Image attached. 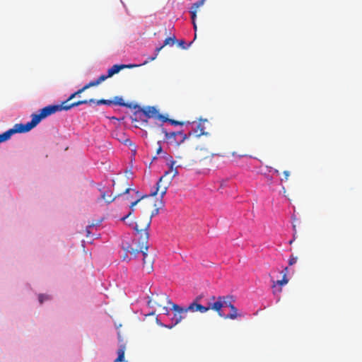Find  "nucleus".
<instances>
[{"label": "nucleus", "instance_id": "obj_6", "mask_svg": "<svg viewBox=\"0 0 362 362\" xmlns=\"http://www.w3.org/2000/svg\"><path fill=\"white\" fill-rule=\"evenodd\" d=\"M31 121L27 122L26 124H16L13 126L12 129H10L7 130V134L9 136V139L11 136L16 134V133H23V132H28L30 131L33 128L36 127L40 122L37 120V119L35 117V115L33 114L31 115Z\"/></svg>", "mask_w": 362, "mask_h": 362}, {"label": "nucleus", "instance_id": "obj_32", "mask_svg": "<svg viewBox=\"0 0 362 362\" xmlns=\"http://www.w3.org/2000/svg\"><path fill=\"white\" fill-rule=\"evenodd\" d=\"M203 298H204V295H202V294L199 295L195 298V299L194 300V301L192 303H200L202 302V300Z\"/></svg>", "mask_w": 362, "mask_h": 362}, {"label": "nucleus", "instance_id": "obj_28", "mask_svg": "<svg viewBox=\"0 0 362 362\" xmlns=\"http://www.w3.org/2000/svg\"><path fill=\"white\" fill-rule=\"evenodd\" d=\"M297 260H298V257H295L293 255H291L289 258V260H288V264L289 266H292L294 264H296L297 262Z\"/></svg>", "mask_w": 362, "mask_h": 362}, {"label": "nucleus", "instance_id": "obj_3", "mask_svg": "<svg viewBox=\"0 0 362 362\" xmlns=\"http://www.w3.org/2000/svg\"><path fill=\"white\" fill-rule=\"evenodd\" d=\"M170 158L172 159V156H170ZM175 164V161L170 160L169 170L166 171L163 176L160 177L156 183V189L151 193V196H156L160 188H162L160 191L161 197H163L166 194L170 182L175 176L178 175L177 167L174 168Z\"/></svg>", "mask_w": 362, "mask_h": 362}, {"label": "nucleus", "instance_id": "obj_17", "mask_svg": "<svg viewBox=\"0 0 362 362\" xmlns=\"http://www.w3.org/2000/svg\"><path fill=\"white\" fill-rule=\"evenodd\" d=\"M287 272H288V267H286L283 271L284 274H283L282 279L278 280L276 281H274L273 286H272L273 288H275L276 286V285L281 286H284V285H286L288 284V279L286 276Z\"/></svg>", "mask_w": 362, "mask_h": 362}, {"label": "nucleus", "instance_id": "obj_38", "mask_svg": "<svg viewBox=\"0 0 362 362\" xmlns=\"http://www.w3.org/2000/svg\"><path fill=\"white\" fill-rule=\"evenodd\" d=\"M185 44V42L184 40H180L179 42V45L182 46V47H184V45Z\"/></svg>", "mask_w": 362, "mask_h": 362}, {"label": "nucleus", "instance_id": "obj_41", "mask_svg": "<svg viewBox=\"0 0 362 362\" xmlns=\"http://www.w3.org/2000/svg\"><path fill=\"white\" fill-rule=\"evenodd\" d=\"M277 291H278V292H279V293H280V292H281V288H278V290H277Z\"/></svg>", "mask_w": 362, "mask_h": 362}, {"label": "nucleus", "instance_id": "obj_25", "mask_svg": "<svg viewBox=\"0 0 362 362\" xmlns=\"http://www.w3.org/2000/svg\"><path fill=\"white\" fill-rule=\"evenodd\" d=\"M162 122H169L171 124L173 125H183V122H179V121H176V120H174V119H169L167 117V119L165 120L164 119H162Z\"/></svg>", "mask_w": 362, "mask_h": 362}, {"label": "nucleus", "instance_id": "obj_2", "mask_svg": "<svg viewBox=\"0 0 362 362\" xmlns=\"http://www.w3.org/2000/svg\"><path fill=\"white\" fill-rule=\"evenodd\" d=\"M151 217L152 216H150L144 219H139L134 223V228L139 235L135 244H140V250L145 249L146 250L148 248V240L149 235L148 229L151 223Z\"/></svg>", "mask_w": 362, "mask_h": 362}, {"label": "nucleus", "instance_id": "obj_5", "mask_svg": "<svg viewBox=\"0 0 362 362\" xmlns=\"http://www.w3.org/2000/svg\"><path fill=\"white\" fill-rule=\"evenodd\" d=\"M165 304H173L168 296L164 293H161L159 294H156L155 296L153 294L151 298H149L148 300V305L151 308L158 307L160 308L164 314L168 313V308Z\"/></svg>", "mask_w": 362, "mask_h": 362}, {"label": "nucleus", "instance_id": "obj_40", "mask_svg": "<svg viewBox=\"0 0 362 362\" xmlns=\"http://www.w3.org/2000/svg\"><path fill=\"white\" fill-rule=\"evenodd\" d=\"M130 189H131L130 188H127V189H125V191H124V194L129 193V191H130Z\"/></svg>", "mask_w": 362, "mask_h": 362}, {"label": "nucleus", "instance_id": "obj_1", "mask_svg": "<svg viewBox=\"0 0 362 362\" xmlns=\"http://www.w3.org/2000/svg\"><path fill=\"white\" fill-rule=\"evenodd\" d=\"M95 102V100L92 98L90 100H78L76 102L71 103L70 105H67V102H62L61 105H48L42 109L40 110L38 114H33L35 117L37 119V120L40 122V121L47 117L54 114L57 112L62 110H69L74 107H76L83 104H88V103Z\"/></svg>", "mask_w": 362, "mask_h": 362}, {"label": "nucleus", "instance_id": "obj_26", "mask_svg": "<svg viewBox=\"0 0 362 362\" xmlns=\"http://www.w3.org/2000/svg\"><path fill=\"white\" fill-rule=\"evenodd\" d=\"M204 1H205V0H199L198 1H197L196 3H194L192 5L191 8L197 10L199 6H201L204 4Z\"/></svg>", "mask_w": 362, "mask_h": 362}, {"label": "nucleus", "instance_id": "obj_36", "mask_svg": "<svg viewBox=\"0 0 362 362\" xmlns=\"http://www.w3.org/2000/svg\"><path fill=\"white\" fill-rule=\"evenodd\" d=\"M95 226V224L94 223H91L90 225H88L87 227H86V231L87 233V236L89 235V234L90 233V228Z\"/></svg>", "mask_w": 362, "mask_h": 362}, {"label": "nucleus", "instance_id": "obj_29", "mask_svg": "<svg viewBox=\"0 0 362 362\" xmlns=\"http://www.w3.org/2000/svg\"><path fill=\"white\" fill-rule=\"evenodd\" d=\"M190 13H191V18H192V22H195L196 17H197V10L191 8Z\"/></svg>", "mask_w": 362, "mask_h": 362}, {"label": "nucleus", "instance_id": "obj_35", "mask_svg": "<svg viewBox=\"0 0 362 362\" xmlns=\"http://www.w3.org/2000/svg\"><path fill=\"white\" fill-rule=\"evenodd\" d=\"M76 96V93H72L66 100H65L64 102H67V105H70L71 103H69V102L70 100H71L73 98H74Z\"/></svg>", "mask_w": 362, "mask_h": 362}, {"label": "nucleus", "instance_id": "obj_30", "mask_svg": "<svg viewBox=\"0 0 362 362\" xmlns=\"http://www.w3.org/2000/svg\"><path fill=\"white\" fill-rule=\"evenodd\" d=\"M38 298H39V301H40V303H42L44 300L49 299L47 296H45V295H43V294L39 295Z\"/></svg>", "mask_w": 362, "mask_h": 362}, {"label": "nucleus", "instance_id": "obj_19", "mask_svg": "<svg viewBox=\"0 0 362 362\" xmlns=\"http://www.w3.org/2000/svg\"><path fill=\"white\" fill-rule=\"evenodd\" d=\"M124 352H125V347L124 346L122 345L117 350V358L115 360L114 362H127L124 361Z\"/></svg>", "mask_w": 362, "mask_h": 362}, {"label": "nucleus", "instance_id": "obj_16", "mask_svg": "<svg viewBox=\"0 0 362 362\" xmlns=\"http://www.w3.org/2000/svg\"><path fill=\"white\" fill-rule=\"evenodd\" d=\"M230 309L231 311L230 313L226 315L223 314L222 317L224 319L235 320L238 316H241V314L238 313V309L233 305H230Z\"/></svg>", "mask_w": 362, "mask_h": 362}, {"label": "nucleus", "instance_id": "obj_13", "mask_svg": "<svg viewBox=\"0 0 362 362\" xmlns=\"http://www.w3.org/2000/svg\"><path fill=\"white\" fill-rule=\"evenodd\" d=\"M186 310L188 312H199L201 313H205L207 312V308L205 305H202L201 303H191L187 308Z\"/></svg>", "mask_w": 362, "mask_h": 362}, {"label": "nucleus", "instance_id": "obj_12", "mask_svg": "<svg viewBox=\"0 0 362 362\" xmlns=\"http://www.w3.org/2000/svg\"><path fill=\"white\" fill-rule=\"evenodd\" d=\"M139 66V65L137 64H115L110 69H108L107 75H105V76H106L107 79V78L112 76L114 74H117L119 71L125 68L131 69L134 67H137Z\"/></svg>", "mask_w": 362, "mask_h": 362}, {"label": "nucleus", "instance_id": "obj_7", "mask_svg": "<svg viewBox=\"0 0 362 362\" xmlns=\"http://www.w3.org/2000/svg\"><path fill=\"white\" fill-rule=\"evenodd\" d=\"M163 133L165 134L167 142L170 144H175L179 146L187 139V134L182 132H168L165 129H162Z\"/></svg>", "mask_w": 362, "mask_h": 362}, {"label": "nucleus", "instance_id": "obj_27", "mask_svg": "<svg viewBox=\"0 0 362 362\" xmlns=\"http://www.w3.org/2000/svg\"><path fill=\"white\" fill-rule=\"evenodd\" d=\"M9 139V136L7 134V132L0 134V143L6 141Z\"/></svg>", "mask_w": 362, "mask_h": 362}, {"label": "nucleus", "instance_id": "obj_42", "mask_svg": "<svg viewBox=\"0 0 362 362\" xmlns=\"http://www.w3.org/2000/svg\"><path fill=\"white\" fill-rule=\"evenodd\" d=\"M293 240H290L289 243L290 244L293 243Z\"/></svg>", "mask_w": 362, "mask_h": 362}, {"label": "nucleus", "instance_id": "obj_14", "mask_svg": "<svg viewBox=\"0 0 362 362\" xmlns=\"http://www.w3.org/2000/svg\"><path fill=\"white\" fill-rule=\"evenodd\" d=\"M116 197H113L111 192H103L100 198L97 199V202L104 200L106 204H110L115 201Z\"/></svg>", "mask_w": 362, "mask_h": 362}, {"label": "nucleus", "instance_id": "obj_37", "mask_svg": "<svg viewBox=\"0 0 362 362\" xmlns=\"http://www.w3.org/2000/svg\"><path fill=\"white\" fill-rule=\"evenodd\" d=\"M86 90V88H85V86H84L83 88L78 90L75 93H76V95H80L81 93H82L83 92H84Z\"/></svg>", "mask_w": 362, "mask_h": 362}, {"label": "nucleus", "instance_id": "obj_39", "mask_svg": "<svg viewBox=\"0 0 362 362\" xmlns=\"http://www.w3.org/2000/svg\"><path fill=\"white\" fill-rule=\"evenodd\" d=\"M192 23H193L194 30L196 32L197 29L196 22H192Z\"/></svg>", "mask_w": 362, "mask_h": 362}, {"label": "nucleus", "instance_id": "obj_33", "mask_svg": "<svg viewBox=\"0 0 362 362\" xmlns=\"http://www.w3.org/2000/svg\"><path fill=\"white\" fill-rule=\"evenodd\" d=\"M283 174H284V178L281 179V181H283V180H285V181L288 180V177L290 176V172L288 171V170H285V171H284Z\"/></svg>", "mask_w": 362, "mask_h": 362}, {"label": "nucleus", "instance_id": "obj_21", "mask_svg": "<svg viewBox=\"0 0 362 362\" xmlns=\"http://www.w3.org/2000/svg\"><path fill=\"white\" fill-rule=\"evenodd\" d=\"M112 102H113V105H117L124 106V107H129V105L124 102V100L122 99V98L119 97V96L115 97L114 100H112Z\"/></svg>", "mask_w": 362, "mask_h": 362}, {"label": "nucleus", "instance_id": "obj_23", "mask_svg": "<svg viewBox=\"0 0 362 362\" xmlns=\"http://www.w3.org/2000/svg\"><path fill=\"white\" fill-rule=\"evenodd\" d=\"M95 102H91L90 103H96L97 105H110L113 104V102H112V100H105V99H100L98 100H95L93 99Z\"/></svg>", "mask_w": 362, "mask_h": 362}, {"label": "nucleus", "instance_id": "obj_11", "mask_svg": "<svg viewBox=\"0 0 362 362\" xmlns=\"http://www.w3.org/2000/svg\"><path fill=\"white\" fill-rule=\"evenodd\" d=\"M175 40L176 39H175V36L165 38V40H164L163 45L156 49L154 56L148 57L142 64H146L148 62L156 59L159 52L165 46H168V45L173 46L175 42Z\"/></svg>", "mask_w": 362, "mask_h": 362}, {"label": "nucleus", "instance_id": "obj_31", "mask_svg": "<svg viewBox=\"0 0 362 362\" xmlns=\"http://www.w3.org/2000/svg\"><path fill=\"white\" fill-rule=\"evenodd\" d=\"M203 298H204V295H202V294L199 295L195 298V299L194 300V301L192 303H200L202 302V300Z\"/></svg>", "mask_w": 362, "mask_h": 362}, {"label": "nucleus", "instance_id": "obj_15", "mask_svg": "<svg viewBox=\"0 0 362 362\" xmlns=\"http://www.w3.org/2000/svg\"><path fill=\"white\" fill-rule=\"evenodd\" d=\"M232 297L229 296H218V302L221 304V310H222L223 308L228 307L230 308V305H232L231 303Z\"/></svg>", "mask_w": 362, "mask_h": 362}, {"label": "nucleus", "instance_id": "obj_8", "mask_svg": "<svg viewBox=\"0 0 362 362\" xmlns=\"http://www.w3.org/2000/svg\"><path fill=\"white\" fill-rule=\"evenodd\" d=\"M206 308H207V312L209 310H212L218 313L220 317L223 316V313L221 310V304L218 302V296L216 297L215 296H210L205 300Z\"/></svg>", "mask_w": 362, "mask_h": 362}, {"label": "nucleus", "instance_id": "obj_9", "mask_svg": "<svg viewBox=\"0 0 362 362\" xmlns=\"http://www.w3.org/2000/svg\"><path fill=\"white\" fill-rule=\"evenodd\" d=\"M172 308L174 311L173 317H172V322L175 325L185 317V315L188 311L186 310V308H182L180 305L173 303L172 304Z\"/></svg>", "mask_w": 362, "mask_h": 362}, {"label": "nucleus", "instance_id": "obj_18", "mask_svg": "<svg viewBox=\"0 0 362 362\" xmlns=\"http://www.w3.org/2000/svg\"><path fill=\"white\" fill-rule=\"evenodd\" d=\"M105 80H106V76H105V75H101L98 79L89 82L88 83H87L86 85H85V88L88 89L90 87L96 86L99 85L100 83H101Z\"/></svg>", "mask_w": 362, "mask_h": 362}, {"label": "nucleus", "instance_id": "obj_10", "mask_svg": "<svg viewBox=\"0 0 362 362\" xmlns=\"http://www.w3.org/2000/svg\"><path fill=\"white\" fill-rule=\"evenodd\" d=\"M142 113L146 118H154L162 121V119H167V117L160 114L155 107H146L141 110Z\"/></svg>", "mask_w": 362, "mask_h": 362}, {"label": "nucleus", "instance_id": "obj_20", "mask_svg": "<svg viewBox=\"0 0 362 362\" xmlns=\"http://www.w3.org/2000/svg\"><path fill=\"white\" fill-rule=\"evenodd\" d=\"M115 135L117 136V139L120 142H122V143H123L124 144H131L130 139L128 137H127L124 134H123V133H116Z\"/></svg>", "mask_w": 362, "mask_h": 362}, {"label": "nucleus", "instance_id": "obj_34", "mask_svg": "<svg viewBox=\"0 0 362 362\" xmlns=\"http://www.w3.org/2000/svg\"><path fill=\"white\" fill-rule=\"evenodd\" d=\"M158 148L156 149V153H157V154H160L163 151L162 146H161V141H158Z\"/></svg>", "mask_w": 362, "mask_h": 362}, {"label": "nucleus", "instance_id": "obj_22", "mask_svg": "<svg viewBox=\"0 0 362 362\" xmlns=\"http://www.w3.org/2000/svg\"><path fill=\"white\" fill-rule=\"evenodd\" d=\"M197 129L195 131V132L197 133L198 136L206 134V133L204 131V129H205L204 126L202 122H199L197 124Z\"/></svg>", "mask_w": 362, "mask_h": 362}, {"label": "nucleus", "instance_id": "obj_4", "mask_svg": "<svg viewBox=\"0 0 362 362\" xmlns=\"http://www.w3.org/2000/svg\"><path fill=\"white\" fill-rule=\"evenodd\" d=\"M123 249L125 251V256H124V260L128 257V255H131L136 257L137 254L141 253L143 257V268L147 272L150 273L153 271V259L151 257H149L146 251L144 250H140V244L136 245L135 247L126 243L123 245Z\"/></svg>", "mask_w": 362, "mask_h": 362}, {"label": "nucleus", "instance_id": "obj_24", "mask_svg": "<svg viewBox=\"0 0 362 362\" xmlns=\"http://www.w3.org/2000/svg\"><path fill=\"white\" fill-rule=\"evenodd\" d=\"M140 201V199H137L136 201L132 202L131 204V206H130V209H131V211L125 216H124L123 218H122V221H124L125 219L128 218L129 217H130L132 214V211H134V209L133 207L137 204V203Z\"/></svg>", "mask_w": 362, "mask_h": 362}]
</instances>
